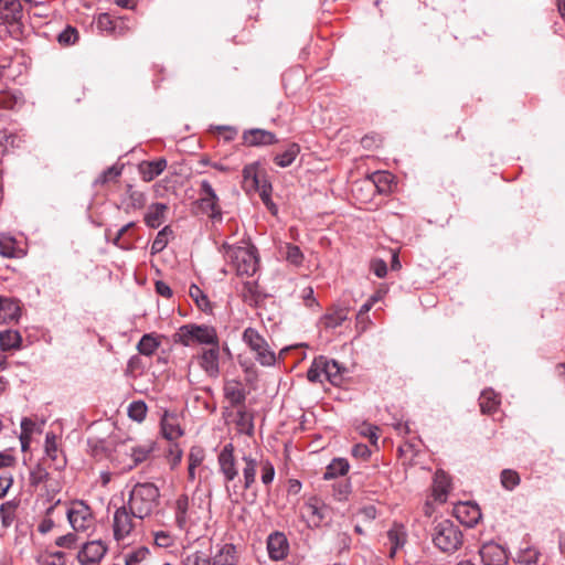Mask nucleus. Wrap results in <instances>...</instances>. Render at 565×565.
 Segmentation results:
<instances>
[{"label":"nucleus","instance_id":"52","mask_svg":"<svg viewBox=\"0 0 565 565\" xmlns=\"http://www.w3.org/2000/svg\"><path fill=\"white\" fill-rule=\"evenodd\" d=\"M370 270L380 279L387 275V264L384 259L375 257L370 262Z\"/></svg>","mask_w":565,"mask_h":565},{"label":"nucleus","instance_id":"37","mask_svg":"<svg viewBox=\"0 0 565 565\" xmlns=\"http://www.w3.org/2000/svg\"><path fill=\"white\" fill-rule=\"evenodd\" d=\"M225 397L232 406H245L246 392L238 383L227 384L224 388Z\"/></svg>","mask_w":565,"mask_h":565},{"label":"nucleus","instance_id":"51","mask_svg":"<svg viewBox=\"0 0 565 565\" xmlns=\"http://www.w3.org/2000/svg\"><path fill=\"white\" fill-rule=\"evenodd\" d=\"M183 565H211V561L206 554L200 551H194L186 556Z\"/></svg>","mask_w":565,"mask_h":565},{"label":"nucleus","instance_id":"41","mask_svg":"<svg viewBox=\"0 0 565 565\" xmlns=\"http://www.w3.org/2000/svg\"><path fill=\"white\" fill-rule=\"evenodd\" d=\"M189 294L200 310L203 312H210L212 310V306L206 294L199 285H190Z\"/></svg>","mask_w":565,"mask_h":565},{"label":"nucleus","instance_id":"64","mask_svg":"<svg viewBox=\"0 0 565 565\" xmlns=\"http://www.w3.org/2000/svg\"><path fill=\"white\" fill-rule=\"evenodd\" d=\"M359 514L363 518L364 521L371 522L376 519L377 510L374 505H365L359 510Z\"/></svg>","mask_w":565,"mask_h":565},{"label":"nucleus","instance_id":"49","mask_svg":"<svg viewBox=\"0 0 565 565\" xmlns=\"http://www.w3.org/2000/svg\"><path fill=\"white\" fill-rule=\"evenodd\" d=\"M259 166H260V161L259 160L244 166L242 173H243V179H244L245 182L250 181L252 184L253 183H258V178H259L258 169H259Z\"/></svg>","mask_w":565,"mask_h":565},{"label":"nucleus","instance_id":"54","mask_svg":"<svg viewBox=\"0 0 565 565\" xmlns=\"http://www.w3.org/2000/svg\"><path fill=\"white\" fill-rule=\"evenodd\" d=\"M252 188L258 192L260 199L271 195L273 193V184L267 175H265L262 180L258 178V183H253Z\"/></svg>","mask_w":565,"mask_h":565},{"label":"nucleus","instance_id":"46","mask_svg":"<svg viewBox=\"0 0 565 565\" xmlns=\"http://www.w3.org/2000/svg\"><path fill=\"white\" fill-rule=\"evenodd\" d=\"M168 232L172 233V231L169 230V226L164 227L157 234V236L151 245V254L152 255L162 254L161 257L162 258L164 257L166 248H167V244H168Z\"/></svg>","mask_w":565,"mask_h":565},{"label":"nucleus","instance_id":"22","mask_svg":"<svg viewBox=\"0 0 565 565\" xmlns=\"http://www.w3.org/2000/svg\"><path fill=\"white\" fill-rule=\"evenodd\" d=\"M241 460L243 463V467H242L243 489L249 490L256 482V473H257V468L259 466V462L252 455H245V454L241 457Z\"/></svg>","mask_w":565,"mask_h":565},{"label":"nucleus","instance_id":"30","mask_svg":"<svg viewBox=\"0 0 565 565\" xmlns=\"http://www.w3.org/2000/svg\"><path fill=\"white\" fill-rule=\"evenodd\" d=\"M200 194L201 198L196 201L200 207H212L215 202H220L218 195L206 179L200 181Z\"/></svg>","mask_w":565,"mask_h":565},{"label":"nucleus","instance_id":"19","mask_svg":"<svg viewBox=\"0 0 565 565\" xmlns=\"http://www.w3.org/2000/svg\"><path fill=\"white\" fill-rule=\"evenodd\" d=\"M349 317V308L343 306H333L320 318V326L324 329H335L340 327Z\"/></svg>","mask_w":565,"mask_h":565},{"label":"nucleus","instance_id":"34","mask_svg":"<svg viewBox=\"0 0 565 565\" xmlns=\"http://www.w3.org/2000/svg\"><path fill=\"white\" fill-rule=\"evenodd\" d=\"M450 481L444 471H437L434 479V498L439 502L447 500Z\"/></svg>","mask_w":565,"mask_h":565},{"label":"nucleus","instance_id":"24","mask_svg":"<svg viewBox=\"0 0 565 565\" xmlns=\"http://www.w3.org/2000/svg\"><path fill=\"white\" fill-rule=\"evenodd\" d=\"M300 150L301 148L299 143L289 142L285 150L277 152L274 156L273 161L279 168H288L295 162L296 158L300 153Z\"/></svg>","mask_w":565,"mask_h":565},{"label":"nucleus","instance_id":"28","mask_svg":"<svg viewBox=\"0 0 565 565\" xmlns=\"http://www.w3.org/2000/svg\"><path fill=\"white\" fill-rule=\"evenodd\" d=\"M22 347V335L18 330L7 329L0 331V349L2 351L20 350Z\"/></svg>","mask_w":565,"mask_h":565},{"label":"nucleus","instance_id":"26","mask_svg":"<svg viewBox=\"0 0 565 565\" xmlns=\"http://www.w3.org/2000/svg\"><path fill=\"white\" fill-rule=\"evenodd\" d=\"M406 531L402 524L394 523L387 531V539L391 544L390 557H394L399 548L406 543Z\"/></svg>","mask_w":565,"mask_h":565},{"label":"nucleus","instance_id":"61","mask_svg":"<svg viewBox=\"0 0 565 565\" xmlns=\"http://www.w3.org/2000/svg\"><path fill=\"white\" fill-rule=\"evenodd\" d=\"M147 550L140 548L136 552H132L126 557V565H139V563L146 557Z\"/></svg>","mask_w":565,"mask_h":565},{"label":"nucleus","instance_id":"60","mask_svg":"<svg viewBox=\"0 0 565 565\" xmlns=\"http://www.w3.org/2000/svg\"><path fill=\"white\" fill-rule=\"evenodd\" d=\"M351 454L355 458L366 460L371 456V450L364 444H356L352 447Z\"/></svg>","mask_w":565,"mask_h":565},{"label":"nucleus","instance_id":"1","mask_svg":"<svg viewBox=\"0 0 565 565\" xmlns=\"http://www.w3.org/2000/svg\"><path fill=\"white\" fill-rule=\"evenodd\" d=\"M225 258L235 268L239 276H253L259 267V253L250 237H244L236 244H223Z\"/></svg>","mask_w":565,"mask_h":565},{"label":"nucleus","instance_id":"44","mask_svg":"<svg viewBox=\"0 0 565 565\" xmlns=\"http://www.w3.org/2000/svg\"><path fill=\"white\" fill-rule=\"evenodd\" d=\"M500 482L505 490L512 491L520 484L521 477L513 469H503L500 473Z\"/></svg>","mask_w":565,"mask_h":565},{"label":"nucleus","instance_id":"53","mask_svg":"<svg viewBox=\"0 0 565 565\" xmlns=\"http://www.w3.org/2000/svg\"><path fill=\"white\" fill-rule=\"evenodd\" d=\"M45 454L52 461L57 460L56 436L53 433H47L45 436Z\"/></svg>","mask_w":565,"mask_h":565},{"label":"nucleus","instance_id":"58","mask_svg":"<svg viewBox=\"0 0 565 565\" xmlns=\"http://www.w3.org/2000/svg\"><path fill=\"white\" fill-rule=\"evenodd\" d=\"M121 174V169L116 166L109 167L106 169L98 178L97 182L106 183L110 180L118 178Z\"/></svg>","mask_w":565,"mask_h":565},{"label":"nucleus","instance_id":"7","mask_svg":"<svg viewBox=\"0 0 565 565\" xmlns=\"http://www.w3.org/2000/svg\"><path fill=\"white\" fill-rule=\"evenodd\" d=\"M243 341L255 352V359L262 365L270 366L275 363V353L269 349L267 341L256 329L252 327L246 328L243 332Z\"/></svg>","mask_w":565,"mask_h":565},{"label":"nucleus","instance_id":"55","mask_svg":"<svg viewBox=\"0 0 565 565\" xmlns=\"http://www.w3.org/2000/svg\"><path fill=\"white\" fill-rule=\"evenodd\" d=\"M383 297L382 291H377L374 295H372L366 302H364L360 310L358 311V318L361 319L363 317H366L367 312L371 310V308Z\"/></svg>","mask_w":565,"mask_h":565},{"label":"nucleus","instance_id":"33","mask_svg":"<svg viewBox=\"0 0 565 565\" xmlns=\"http://www.w3.org/2000/svg\"><path fill=\"white\" fill-rule=\"evenodd\" d=\"M350 469L349 461L344 458H334L327 466L323 473L324 480H331L341 476H345Z\"/></svg>","mask_w":565,"mask_h":565},{"label":"nucleus","instance_id":"42","mask_svg":"<svg viewBox=\"0 0 565 565\" xmlns=\"http://www.w3.org/2000/svg\"><path fill=\"white\" fill-rule=\"evenodd\" d=\"M21 249L17 248L15 239L9 235L0 236V254L4 257H19L21 255Z\"/></svg>","mask_w":565,"mask_h":565},{"label":"nucleus","instance_id":"15","mask_svg":"<svg viewBox=\"0 0 565 565\" xmlns=\"http://www.w3.org/2000/svg\"><path fill=\"white\" fill-rule=\"evenodd\" d=\"M455 516L467 527H473L481 519V510L477 503L460 502L455 505Z\"/></svg>","mask_w":565,"mask_h":565},{"label":"nucleus","instance_id":"31","mask_svg":"<svg viewBox=\"0 0 565 565\" xmlns=\"http://www.w3.org/2000/svg\"><path fill=\"white\" fill-rule=\"evenodd\" d=\"M166 166L164 159L145 161L139 164V172L145 181H151L164 170Z\"/></svg>","mask_w":565,"mask_h":565},{"label":"nucleus","instance_id":"11","mask_svg":"<svg viewBox=\"0 0 565 565\" xmlns=\"http://www.w3.org/2000/svg\"><path fill=\"white\" fill-rule=\"evenodd\" d=\"M160 435L171 443L169 448L171 468L177 466V455H173V447H177V415L164 411L160 420Z\"/></svg>","mask_w":565,"mask_h":565},{"label":"nucleus","instance_id":"38","mask_svg":"<svg viewBox=\"0 0 565 565\" xmlns=\"http://www.w3.org/2000/svg\"><path fill=\"white\" fill-rule=\"evenodd\" d=\"M154 449V443L150 441L145 445H138L135 447H131V461L132 463L129 465V469H132L134 467L140 465L141 462L146 461L150 454Z\"/></svg>","mask_w":565,"mask_h":565},{"label":"nucleus","instance_id":"23","mask_svg":"<svg viewBox=\"0 0 565 565\" xmlns=\"http://www.w3.org/2000/svg\"><path fill=\"white\" fill-rule=\"evenodd\" d=\"M0 311L4 312L6 322L18 323L22 313L21 301L17 298L3 297L1 300Z\"/></svg>","mask_w":565,"mask_h":565},{"label":"nucleus","instance_id":"18","mask_svg":"<svg viewBox=\"0 0 565 565\" xmlns=\"http://www.w3.org/2000/svg\"><path fill=\"white\" fill-rule=\"evenodd\" d=\"M288 541L284 533L275 532L267 539L268 555L273 561H281L287 556Z\"/></svg>","mask_w":565,"mask_h":565},{"label":"nucleus","instance_id":"40","mask_svg":"<svg viewBox=\"0 0 565 565\" xmlns=\"http://www.w3.org/2000/svg\"><path fill=\"white\" fill-rule=\"evenodd\" d=\"M376 191L384 194L391 191L394 175L387 171H376L372 177Z\"/></svg>","mask_w":565,"mask_h":565},{"label":"nucleus","instance_id":"6","mask_svg":"<svg viewBox=\"0 0 565 565\" xmlns=\"http://www.w3.org/2000/svg\"><path fill=\"white\" fill-rule=\"evenodd\" d=\"M47 459L43 458L30 470L29 486L35 491L42 487L45 490L47 500L51 501L61 491L60 483L51 477L45 463Z\"/></svg>","mask_w":565,"mask_h":565},{"label":"nucleus","instance_id":"35","mask_svg":"<svg viewBox=\"0 0 565 565\" xmlns=\"http://www.w3.org/2000/svg\"><path fill=\"white\" fill-rule=\"evenodd\" d=\"M20 505L19 500H10L6 501L0 505V519H1V525L4 529H8L12 525L17 518V510Z\"/></svg>","mask_w":565,"mask_h":565},{"label":"nucleus","instance_id":"50","mask_svg":"<svg viewBox=\"0 0 565 565\" xmlns=\"http://www.w3.org/2000/svg\"><path fill=\"white\" fill-rule=\"evenodd\" d=\"M260 466V479L262 482L267 487L269 486L275 478V467L269 460H264L259 462Z\"/></svg>","mask_w":565,"mask_h":565},{"label":"nucleus","instance_id":"10","mask_svg":"<svg viewBox=\"0 0 565 565\" xmlns=\"http://www.w3.org/2000/svg\"><path fill=\"white\" fill-rule=\"evenodd\" d=\"M67 519L75 531H85L90 526L93 513L85 501L76 500L67 511Z\"/></svg>","mask_w":565,"mask_h":565},{"label":"nucleus","instance_id":"9","mask_svg":"<svg viewBox=\"0 0 565 565\" xmlns=\"http://www.w3.org/2000/svg\"><path fill=\"white\" fill-rule=\"evenodd\" d=\"M220 353L218 340L215 344L207 345L195 356L201 369L210 377H217L220 375Z\"/></svg>","mask_w":565,"mask_h":565},{"label":"nucleus","instance_id":"3","mask_svg":"<svg viewBox=\"0 0 565 565\" xmlns=\"http://www.w3.org/2000/svg\"><path fill=\"white\" fill-rule=\"evenodd\" d=\"M158 498L159 490L153 483H137L128 500L130 513L137 519L147 518L156 508Z\"/></svg>","mask_w":565,"mask_h":565},{"label":"nucleus","instance_id":"48","mask_svg":"<svg viewBox=\"0 0 565 565\" xmlns=\"http://www.w3.org/2000/svg\"><path fill=\"white\" fill-rule=\"evenodd\" d=\"M21 103V94L12 92L0 93V109L12 110Z\"/></svg>","mask_w":565,"mask_h":565},{"label":"nucleus","instance_id":"36","mask_svg":"<svg viewBox=\"0 0 565 565\" xmlns=\"http://www.w3.org/2000/svg\"><path fill=\"white\" fill-rule=\"evenodd\" d=\"M236 426L237 430L241 434H245L247 436H252L254 434V417L250 413L246 411V407L243 406L238 408L236 412Z\"/></svg>","mask_w":565,"mask_h":565},{"label":"nucleus","instance_id":"12","mask_svg":"<svg viewBox=\"0 0 565 565\" xmlns=\"http://www.w3.org/2000/svg\"><path fill=\"white\" fill-rule=\"evenodd\" d=\"M242 139L244 146L256 148L273 146L279 141L274 131L263 128L245 129Z\"/></svg>","mask_w":565,"mask_h":565},{"label":"nucleus","instance_id":"21","mask_svg":"<svg viewBox=\"0 0 565 565\" xmlns=\"http://www.w3.org/2000/svg\"><path fill=\"white\" fill-rule=\"evenodd\" d=\"M303 509L307 513L309 525L311 527H319L326 518L327 507L317 498H311L305 503Z\"/></svg>","mask_w":565,"mask_h":565},{"label":"nucleus","instance_id":"20","mask_svg":"<svg viewBox=\"0 0 565 565\" xmlns=\"http://www.w3.org/2000/svg\"><path fill=\"white\" fill-rule=\"evenodd\" d=\"M22 18L20 0H0V19L7 24L19 22Z\"/></svg>","mask_w":565,"mask_h":565},{"label":"nucleus","instance_id":"59","mask_svg":"<svg viewBox=\"0 0 565 565\" xmlns=\"http://www.w3.org/2000/svg\"><path fill=\"white\" fill-rule=\"evenodd\" d=\"M377 431H379V427L375 425H364L363 427H361V430H360L361 435L369 438L373 445H376V443H377V439H379Z\"/></svg>","mask_w":565,"mask_h":565},{"label":"nucleus","instance_id":"17","mask_svg":"<svg viewBox=\"0 0 565 565\" xmlns=\"http://www.w3.org/2000/svg\"><path fill=\"white\" fill-rule=\"evenodd\" d=\"M479 554L484 565H505L508 563L505 550L493 542L483 544Z\"/></svg>","mask_w":565,"mask_h":565},{"label":"nucleus","instance_id":"39","mask_svg":"<svg viewBox=\"0 0 565 565\" xmlns=\"http://www.w3.org/2000/svg\"><path fill=\"white\" fill-rule=\"evenodd\" d=\"M243 300L250 307H258L266 298V295L259 290V285H243Z\"/></svg>","mask_w":565,"mask_h":565},{"label":"nucleus","instance_id":"32","mask_svg":"<svg viewBox=\"0 0 565 565\" xmlns=\"http://www.w3.org/2000/svg\"><path fill=\"white\" fill-rule=\"evenodd\" d=\"M166 211H167V205L163 203H154V204L150 205L145 215L146 224L152 228L159 227L164 220Z\"/></svg>","mask_w":565,"mask_h":565},{"label":"nucleus","instance_id":"29","mask_svg":"<svg viewBox=\"0 0 565 565\" xmlns=\"http://www.w3.org/2000/svg\"><path fill=\"white\" fill-rule=\"evenodd\" d=\"M500 405L499 395L492 388H486L479 397V406L482 414H493Z\"/></svg>","mask_w":565,"mask_h":565},{"label":"nucleus","instance_id":"47","mask_svg":"<svg viewBox=\"0 0 565 565\" xmlns=\"http://www.w3.org/2000/svg\"><path fill=\"white\" fill-rule=\"evenodd\" d=\"M158 347L159 341L151 334H145L137 345L139 353L142 355H151Z\"/></svg>","mask_w":565,"mask_h":565},{"label":"nucleus","instance_id":"25","mask_svg":"<svg viewBox=\"0 0 565 565\" xmlns=\"http://www.w3.org/2000/svg\"><path fill=\"white\" fill-rule=\"evenodd\" d=\"M238 555L235 545L224 544L212 557L211 565H237Z\"/></svg>","mask_w":565,"mask_h":565},{"label":"nucleus","instance_id":"57","mask_svg":"<svg viewBox=\"0 0 565 565\" xmlns=\"http://www.w3.org/2000/svg\"><path fill=\"white\" fill-rule=\"evenodd\" d=\"M380 143H381V138L377 134H374V132L366 134L361 139V145L366 150L376 148V147H379Z\"/></svg>","mask_w":565,"mask_h":565},{"label":"nucleus","instance_id":"63","mask_svg":"<svg viewBox=\"0 0 565 565\" xmlns=\"http://www.w3.org/2000/svg\"><path fill=\"white\" fill-rule=\"evenodd\" d=\"M203 457L204 455L201 449H192L189 456V470H195V468L201 465Z\"/></svg>","mask_w":565,"mask_h":565},{"label":"nucleus","instance_id":"56","mask_svg":"<svg viewBox=\"0 0 565 565\" xmlns=\"http://www.w3.org/2000/svg\"><path fill=\"white\" fill-rule=\"evenodd\" d=\"M173 536L170 532L167 531H158L154 533V543L159 547H169L173 544Z\"/></svg>","mask_w":565,"mask_h":565},{"label":"nucleus","instance_id":"45","mask_svg":"<svg viewBox=\"0 0 565 565\" xmlns=\"http://www.w3.org/2000/svg\"><path fill=\"white\" fill-rule=\"evenodd\" d=\"M79 33L75 26L66 25L57 35V42L62 46H71L78 42Z\"/></svg>","mask_w":565,"mask_h":565},{"label":"nucleus","instance_id":"14","mask_svg":"<svg viewBox=\"0 0 565 565\" xmlns=\"http://www.w3.org/2000/svg\"><path fill=\"white\" fill-rule=\"evenodd\" d=\"M96 28L107 35H125L130 28L126 25L125 18H113L109 13H100L95 20Z\"/></svg>","mask_w":565,"mask_h":565},{"label":"nucleus","instance_id":"13","mask_svg":"<svg viewBox=\"0 0 565 565\" xmlns=\"http://www.w3.org/2000/svg\"><path fill=\"white\" fill-rule=\"evenodd\" d=\"M134 518L129 507L122 505L115 511L113 530L116 541H121L131 533L135 527Z\"/></svg>","mask_w":565,"mask_h":565},{"label":"nucleus","instance_id":"62","mask_svg":"<svg viewBox=\"0 0 565 565\" xmlns=\"http://www.w3.org/2000/svg\"><path fill=\"white\" fill-rule=\"evenodd\" d=\"M77 536L74 533H67L56 539L55 544L58 547L71 548L76 542Z\"/></svg>","mask_w":565,"mask_h":565},{"label":"nucleus","instance_id":"27","mask_svg":"<svg viewBox=\"0 0 565 565\" xmlns=\"http://www.w3.org/2000/svg\"><path fill=\"white\" fill-rule=\"evenodd\" d=\"M278 253L288 264L294 266H301L305 260V255L298 245L292 243H284L279 246Z\"/></svg>","mask_w":565,"mask_h":565},{"label":"nucleus","instance_id":"2","mask_svg":"<svg viewBox=\"0 0 565 565\" xmlns=\"http://www.w3.org/2000/svg\"><path fill=\"white\" fill-rule=\"evenodd\" d=\"M348 370L334 359L319 355L313 359L307 371V379L311 383L330 382L334 386H340L345 379Z\"/></svg>","mask_w":565,"mask_h":565},{"label":"nucleus","instance_id":"4","mask_svg":"<svg viewBox=\"0 0 565 565\" xmlns=\"http://www.w3.org/2000/svg\"><path fill=\"white\" fill-rule=\"evenodd\" d=\"M462 542V532L452 521L446 519L436 523L433 543L438 550L452 554L460 548Z\"/></svg>","mask_w":565,"mask_h":565},{"label":"nucleus","instance_id":"8","mask_svg":"<svg viewBox=\"0 0 565 565\" xmlns=\"http://www.w3.org/2000/svg\"><path fill=\"white\" fill-rule=\"evenodd\" d=\"M235 448L232 443L223 446L217 455L218 471L223 476L226 491L231 495L230 482L238 477L237 460L234 455Z\"/></svg>","mask_w":565,"mask_h":565},{"label":"nucleus","instance_id":"16","mask_svg":"<svg viewBox=\"0 0 565 565\" xmlns=\"http://www.w3.org/2000/svg\"><path fill=\"white\" fill-rule=\"evenodd\" d=\"M107 552V546L103 541H92L84 544L82 550L78 552V562L83 565L98 563Z\"/></svg>","mask_w":565,"mask_h":565},{"label":"nucleus","instance_id":"5","mask_svg":"<svg viewBox=\"0 0 565 565\" xmlns=\"http://www.w3.org/2000/svg\"><path fill=\"white\" fill-rule=\"evenodd\" d=\"M217 331L213 326L188 323L179 327V343L185 347L215 344Z\"/></svg>","mask_w":565,"mask_h":565},{"label":"nucleus","instance_id":"43","mask_svg":"<svg viewBox=\"0 0 565 565\" xmlns=\"http://www.w3.org/2000/svg\"><path fill=\"white\" fill-rule=\"evenodd\" d=\"M127 412H128V417L131 420H135L137 423H142L146 419V416L148 413V406L141 399L134 401L129 404Z\"/></svg>","mask_w":565,"mask_h":565}]
</instances>
